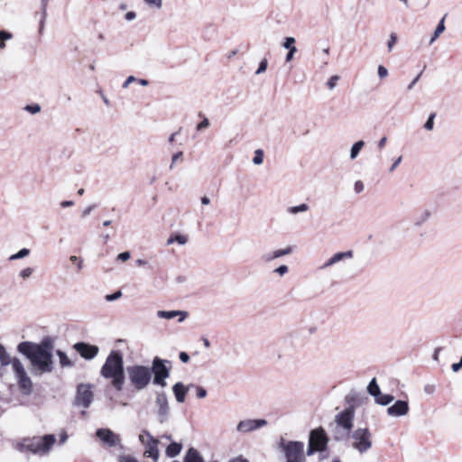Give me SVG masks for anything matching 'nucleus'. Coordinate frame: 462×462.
<instances>
[{"label":"nucleus","instance_id":"f257e3e1","mask_svg":"<svg viewBox=\"0 0 462 462\" xmlns=\"http://www.w3.org/2000/svg\"><path fill=\"white\" fill-rule=\"evenodd\" d=\"M53 349L54 339L50 336L42 337L40 343L23 341L17 346V351L30 361L34 375L53 371Z\"/></svg>","mask_w":462,"mask_h":462},{"label":"nucleus","instance_id":"f03ea898","mask_svg":"<svg viewBox=\"0 0 462 462\" xmlns=\"http://www.w3.org/2000/svg\"><path fill=\"white\" fill-rule=\"evenodd\" d=\"M125 373L123 354L119 350H112L100 369L101 376L110 379L113 388L121 392L125 383Z\"/></svg>","mask_w":462,"mask_h":462},{"label":"nucleus","instance_id":"7ed1b4c3","mask_svg":"<svg viewBox=\"0 0 462 462\" xmlns=\"http://www.w3.org/2000/svg\"><path fill=\"white\" fill-rule=\"evenodd\" d=\"M56 441L54 434L26 438L21 443V450L30 451L39 456H45L50 452Z\"/></svg>","mask_w":462,"mask_h":462},{"label":"nucleus","instance_id":"20e7f679","mask_svg":"<svg viewBox=\"0 0 462 462\" xmlns=\"http://www.w3.org/2000/svg\"><path fill=\"white\" fill-rule=\"evenodd\" d=\"M130 385L136 391H143L152 383L148 365H132L125 368Z\"/></svg>","mask_w":462,"mask_h":462},{"label":"nucleus","instance_id":"39448f33","mask_svg":"<svg viewBox=\"0 0 462 462\" xmlns=\"http://www.w3.org/2000/svg\"><path fill=\"white\" fill-rule=\"evenodd\" d=\"M171 370V362L167 359H162L159 356H154L152 361V365L149 366V371L152 378V384L164 388L167 386L166 380L170 377Z\"/></svg>","mask_w":462,"mask_h":462},{"label":"nucleus","instance_id":"423d86ee","mask_svg":"<svg viewBox=\"0 0 462 462\" xmlns=\"http://www.w3.org/2000/svg\"><path fill=\"white\" fill-rule=\"evenodd\" d=\"M13 371L21 393L26 396L32 394L33 391L32 379L29 377L23 365L17 357L14 358Z\"/></svg>","mask_w":462,"mask_h":462},{"label":"nucleus","instance_id":"0eeeda50","mask_svg":"<svg viewBox=\"0 0 462 462\" xmlns=\"http://www.w3.org/2000/svg\"><path fill=\"white\" fill-rule=\"evenodd\" d=\"M281 447L284 451L286 462H305L304 456V444L301 441H288L284 442L282 439Z\"/></svg>","mask_w":462,"mask_h":462},{"label":"nucleus","instance_id":"6e6552de","mask_svg":"<svg viewBox=\"0 0 462 462\" xmlns=\"http://www.w3.org/2000/svg\"><path fill=\"white\" fill-rule=\"evenodd\" d=\"M93 384L91 383H79L77 385L76 396L73 404L77 407L88 408L94 399L92 391Z\"/></svg>","mask_w":462,"mask_h":462},{"label":"nucleus","instance_id":"1a4fd4ad","mask_svg":"<svg viewBox=\"0 0 462 462\" xmlns=\"http://www.w3.org/2000/svg\"><path fill=\"white\" fill-rule=\"evenodd\" d=\"M353 448L365 453L372 447L371 433L367 428H358L352 433Z\"/></svg>","mask_w":462,"mask_h":462},{"label":"nucleus","instance_id":"9d476101","mask_svg":"<svg viewBox=\"0 0 462 462\" xmlns=\"http://www.w3.org/2000/svg\"><path fill=\"white\" fill-rule=\"evenodd\" d=\"M139 440L145 447L144 456L152 458L153 461H157L160 456L158 449L159 440L146 430L141 432Z\"/></svg>","mask_w":462,"mask_h":462},{"label":"nucleus","instance_id":"9b49d317","mask_svg":"<svg viewBox=\"0 0 462 462\" xmlns=\"http://www.w3.org/2000/svg\"><path fill=\"white\" fill-rule=\"evenodd\" d=\"M155 406L157 408L156 414L158 421L162 424L166 422L170 416V405L165 392H155Z\"/></svg>","mask_w":462,"mask_h":462},{"label":"nucleus","instance_id":"f8f14e48","mask_svg":"<svg viewBox=\"0 0 462 462\" xmlns=\"http://www.w3.org/2000/svg\"><path fill=\"white\" fill-rule=\"evenodd\" d=\"M309 442L319 448V453H323L328 448V437L325 430L319 427L310 432Z\"/></svg>","mask_w":462,"mask_h":462},{"label":"nucleus","instance_id":"ddd939ff","mask_svg":"<svg viewBox=\"0 0 462 462\" xmlns=\"http://www.w3.org/2000/svg\"><path fill=\"white\" fill-rule=\"evenodd\" d=\"M354 416V408L351 406L337 414L335 421L346 431V434H349L353 428Z\"/></svg>","mask_w":462,"mask_h":462},{"label":"nucleus","instance_id":"4468645a","mask_svg":"<svg viewBox=\"0 0 462 462\" xmlns=\"http://www.w3.org/2000/svg\"><path fill=\"white\" fill-rule=\"evenodd\" d=\"M73 348L86 360L94 359L99 352L97 346L86 342H77L74 344Z\"/></svg>","mask_w":462,"mask_h":462},{"label":"nucleus","instance_id":"2eb2a0df","mask_svg":"<svg viewBox=\"0 0 462 462\" xmlns=\"http://www.w3.org/2000/svg\"><path fill=\"white\" fill-rule=\"evenodd\" d=\"M267 423V420L264 419H247L241 420L237 424L236 430L241 433H248L266 426Z\"/></svg>","mask_w":462,"mask_h":462},{"label":"nucleus","instance_id":"dca6fc26","mask_svg":"<svg viewBox=\"0 0 462 462\" xmlns=\"http://www.w3.org/2000/svg\"><path fill=\"white\" fill-rule=\"evenodd\" d=\"M96 436L106 446L116 447L121 441L119 435L109 429L100 428L96 431Z\"/></svg>","mask_w":462,"mask_h":462},{"label":"nucleus","instance_id":"f3484780","mask_svg":"<svg viewBox=\"0 0 462 462\" xmlns=\"http://www.w3.org/2000/svg\"><path fill=\"white\" fill-rule=\"evenodd\" d=\"M410 407L407 401L398 400L387 408V414L391 417H402L409 412Z\"/></svg>","mask_w":462,"mask_h":462},{"label":"nucleus","instance_id":"a211bd4d","mask_svg":"<svg viewBox=\"0 0 462 462\" xmlns=\"http://www.w3.org/2000/svg\"><path fill=\"white\" fill-rule=\"evenodd\" d=\"M190 387H194V384L190 383L186 386L181 382H178L172 386V392L178 402H184L187 392Z\"/></svg>","mask_w":462,"mask_h":462},{"label":"nucleus","instance_id":"6ab92c4d","mask_svg":"<svg viewBox=\"0 0 462 462\" xmlns=\"http://www.w3.org/2000/svg\"><path fill=\"white\" fill-rule=\"evenodd\" d=\"M157 316L160 319H171L179 317V322H182L188 317V312L184 310H159Z\"/></svg>","mask_w":462,"mask_h":462},{"label":"nucleus","instance_id":"aec40b11","mask_svg":"<svg viewBox=\"0 0 462 462\" xmlns=\"http://www.w3.org/2000/svg\"><path fill=\"white\" fill-rule=\"evenodd\" d=\"M353 257V252L351 250L346 252H339L335 254L329 259H328L324 264L320 267V269H326L329 266L336 264L337 263Z\"/></svg>","mask_w":462,"mask_h":462},{"label":"nucleus","instance_id":"412c9836","mask_svg":"<svg viewBox=\"0 0 462 462\" xmlns=\"http://www.w3.org/2000/svg\"><path fill=\"white\" fill-rule=\"evenodd\" d=\"M49 0H41V18L39 22V33L42 34L45 23H46V18H47V7H48Z\"/></svg>","mask_w":462,"mask_h":462},{"label":"nucleus","instance_id":"4be33fe9","mask_svg":"<svg viewBox=\"0 0 462 462\" xmlns=\"http://www.w3.org/2000/svg\"><path fill=\"white\" fill-rule=\"evenodd\" d=\"M181 449L182 444L173 441L167 446L165 454L168 457H175L180 453Z\"/></svg>","mask_w":462,"mask_h":462},{"label":"nucleus","instance_id":"5701e85b","mask_svg":"<svg viewBox=\"0 0 462 462\" xmlns=\"http://www.w3.org/2000/svg\"><path fill=\"white\" fill-rule=\"evenodd\" d=\"M184 462H204V459L197 449L190 448L185 455Z\"/></svg>","mask_w":462,"mask_h":462},{"label":"nucleus","instance_id":"b1692460","mask_svg":"<svg viewBox=\"0 0 462 462\" xmlns=\"http://www.w3.org/2000/svg\"><path fill=\"white\" fill-rule=\"evenodd\" d=\"M56 355L59 357L60 365L62 368L74 366V363L69 358L64 351L58 349L56 351Z\"/></svg>","mask_w":462,"mask_h":462},{"label":"nucleus","instance_id":"393cba45","mask_svg":"<svg viewBox=\"0 0 462 462\" xmlns=\"http://www.w3.org/2000/svg\"><path fill=\"white\" fill-rule=\"evenodd\" d=\"M367 393L374 399L380 395L381 389L377 383L376 378H373L367 385Z\"/></svg>","mask_w":462,"mask_h":462},{"label":"nucleus","instance_id":"a878e982","mask_svg":"<svg viewBox=\"0 0 462 462\" xmlns=\"http://www.w3.org/2000/svg\"><path fill=\"white\" fill-rule=\"evenodd\" d=\"M14 358L6 352L5 347L0 343V364L6 366L10 364L13 365Z\"/></svg>","mask_w":462,"mask_h":462},{"label":"nucleus","instance_id":"bb28decb","mask_svg":"<svg viewBox=\"0 0 462 462\" xmlns=\"http://www.w3.org/2000/svg\"><path fill=\"white\" fill-rule=\"evenodd\" d=\"M365 143L363 140L356 142L350 149V159L355 160L358 156L360 151L365 146Z\"/></svg>","mask_w":462,"mask_h":462},{"label":"nucleus","instance_id":"cd10ccee","mask_svg":"<svg viewBox=\"0 0 462 462\" xmlns=\"http://www.w3.org/2000/svg\"><path fill=\"white\" fill-rule=\"evenodd\" d=\"M394 400V396L392 394H383L382 392L380 395L374 399L376 404L386 406L390 404Z\"/></svg>","mask_w":462,"mask_h":462},{"label":"nucleus","instance_id":"c85d7f7f","mask_svg":"<svg viewBox=\"0 0 462 462\" xmlns=\"http://www.w3.org/2000/svg\"><path fill=\"white\" fill-rule=\"evenodd\" d=\"M431 217V212L429 209L423 210L415 219L414 226H420Z\"/></svg>","mask_w":462,"mask_h":462},{"label":"nucleus","instance_id":"c756f323","mask_svg":"<svg viewBox=\"0 0 462 462\" xmlns=\"http://www.w3.org/2000/svg\"><path fill=\"white\" fill-rule=\"evenodd\" d=\"M178 243L179 245H185L188 242V238L184 235L176 234L174 236H171L167 240V245H171L173 243Z\"/></svg>","mask_w":462,"mask_h":462},{"label":"nucleus","instance_id":"7c9ffc66","mask_svg":"<svg viewBox=\"0 0 462 462\" xmlns=\"http://www.w3.org/2000/svg\"><path fill=\"white\" fill-rule=\"evenodd\" d=\"M309 208H310V207H309V205H308V204H306V203H301V204H300V205H298V206L289 207V208H287V211H288V213H290V214H293V215H295V214H298V213H300V212H306V211H308V210H309Z\"/></svg>","mask_w":462,"mask_h":462},{"label":"nucleus","instance_id":"2f4dec72","mask_svg":"<svg viewBox=\"0 0 462 462\" xmlns=\"http://www.w3.org/2000/svg\"><path fill=\"white\" fill-rule=\"evenodd\" d=\"M31 251L28 248H22L16 254H12L9 257L10 261H14L18 259H23L30 254Z\"/></svg>","mask_w":462,"mask_h":462},{"label":"nucleus","instance_id":"473e14b6","mask_svg":"<svg viewBox=\"0 0 462 462\" xmlns=\"http://www.w3.org/2000/svg\"><path fill=\"white\" fill-rule=\"evenodd\" d=\"M13 35L11 32L2 30L0 31V48L4 49L5 47V41L12 39Z\"/></svg>","mask_w":462,"mask_h":462},{"label":"nucleus","instance_id":"72a5a7b5","mask_svg":"<svg viewBox=\"0 0 462 462\" xmlns=\"http://www.w3.org/2000/svg\"><path fill=\"white\" fill-rule=\"evenodd\" d=\"M292 251H293V247L292 246H287L286 248H283V249L275 250V251H273L274 257L280 258L282 256H284V255L291 254Z\"/></svg>","mask_w":462,"mask_h":462},{"label":"nucleus","instance_id":"f704fd0d","mask_svg":"<svg viewBox=\"0 0 462 462\" xmlns=\"http://www.w3.org/2000/svg\"><path fill=\"white\" fill-rule=\"evenodd\" d=\"M263 162V151L261 149H257L254 152V156L253 158V162L255 165H260Z\"/></svg>","mask_w":462,"mask_h":462},{"label":"nucleus","instance_id":"c9c22d12","mask_svg":"<svg viewBox=\"0 0 462 462\" xmlns=\"http://www.w3.org/2000/svg\"><path fill=\"white\" fill-rule=\"evenodd\" d=\"M435 117H436V113L430 114V116H429V117H428V119L425 122L424 126H423L427 131H432L433 130Z\"/></svg>","mask_w":462,"mask_h":462},{"label":"nucleus","instance_id":"e433bc0d","mask_svg":"<svg viewBox=\"0 0 462 462\" xmlns=\"http://www.w3.org/2000/svg\"><path fill=\"white\" fill-rule=\"evenodd\" d=\"M339 79L340 77L338 75L331 76L327 81V87L328 88V89L333 90L337 87Z\"/></svg>","mask_w":462,"mask_h":462},{"label":"nucleus","instance_id":"4c0bfd02","mask_svg":"<svg viewBox=\"0 0 462 462\" xmlns=\"http://www.w3.org/2000/svg\"><path fill=\"white\" fill-rule=\"evenodd\" d=\"M447 14H445L441 20L439 22L436 29H435V37H439L445 31V18Z\"/></svg>","mask_w":462,"mask_h":462},{"label":"nucleus","instance_id":"58836bf2","mask_svg":"<svg viewBox=\"0 0 462 462\" xmlns=\"http://www.w3.org/2000/svg\"><path fill=\"white\" fill-rule=\"evenodd\" d=\"M267 67H268V60H267V59L264 58L260 61L258 69L255 71V74L260 75V74L265 72L267 69Z\"/></svg>","mask_w":462,"mask_h":462},{"label":"nucleus","instance_id":"ea45409f","mask_svg":"<svg viewBox=\"0 0 462 462\" xmlns=\"http://www.w3.org/2000/svg\"><path fill=\"white\" fill-rule=\"evenodd\" d=\"M295 42L296 40L294 37H286L282 42V47L287 50H290V48H296L294 46Z\"/></svg>","mask_w":462,"mask_h":462},{"label":"nucleus","instance_id":"a19ab883","mask_svg":"<svg viewBox=\"0 0 462 462\" xmlns=\"http://www.w3.org/2000/svg\"><path fill=\"white\" fill-rule=\"evenodd\" d=\"M143 2L150 7L161 9L162 7V0H143Z\"/></svg>","mask_w":462,"mask_h":462},{"label":"nucleus","instance_id":"79ce46f5","mask_svg":"<svg viewBox=\"0 0 462 462\" xmlns=\"http://www.w3.org/2000/svg\"><path fill=\"white\" fill-rule=\"evenodd\" d=\"M121 297H122V291H116L112 294H106L105 296V299L106 301H114V300L120 299Z\"/></svg>","mask_w":462,"mask_h":462},{"label":"nucleus","instance_id":"37998d69","mask_svg":"<svg viewBox=\"0 0 462 462\" xmlns=\"http://www.w3.org/2000/svg\"><path fill=\"white\" fill-rule=\"evenodd\" d=\"M199 116H203V120L198 124L197 125V131H201L204 128H207L209 126V120L204 116L201 113L199 114Z\"/></svg>","mask_w":462,"mask_h":462},{"label":"nucleus","instance_id":"c03bdc74","mask_svg":"<svg viewBox=\"0 0 462 462\" xmlns=\"http://www.w3.org/2000/svg\"><path fill=\"white\" fill-rule=\"evenodd\" d=\"M32 273H33V269L31 268V267H27V268L23 269L20 272L19 276L22 279L25 280V279L29 278L32 275Z\"/></svg>","mask_w":462,"mask_h":462},{"label":"nucleus","instance_id":"a18cd8bd","mask_svg":"<svg viewBox=\"0 0 462 462\" xmlns=\"http://www.w3.org/2000/svg\"><path fill=\"white\" fill-rule=\"evenodd\" d=\"M26 111L30 112L31 114H37L41 111V106L38 104H32V105H27L24 108Z\"/></svg>","mask_w":462,"mask_h":462},{"label":"nucleus","instance_id":"49530a36","mask_svg":"<svg viewBox=\"0 0 462 462\" xmlns=\"http://www.w3.org/2000/svg\"><path fill=\"white\" fill-rule=\"evenodd\" d=\"M396 42H397V35H396V33L392 32L390 34V39L387 42V47H388L389 51H391L393 50V45L396 43Z\"/></svg>","mask_w":462,"mask_h":462},{"label":"nucleus","instance_id":"de8ad7c7","mask_svg":"<svg viewBox=\"0 0 462 462\" xmlns=\"http://www.w3.org/2000/svg\"><path fill=\"white\" fill-rule=\"evenodd\" d=\"M275 273H278L280 276H283L289 272V268L285 264H282L273 271Z\"/></svg>","mask_w":462,"mask_h":462},{"label":"nucleus","instance_id":"09e8293b","mask_svg":"<svg viewBox=\"0 0 462 462\" xmlns=\"http://www.w3.org/2000/svg\"><path fill=\"white\" fill-rule=\"evenodd\" d=\"M365 186L362 180H356L354 184V190L356 194L363 192Z\"/></svg>","mask_w":462,"mask_h":462},{"label":"nucleus","instance_id":"8fccbe9b","mask_svg":"<svg viewBox=\"0 0 462 462\" xmlns=\"http://www.w3.org/2000/svg\"><path fill=\"white\" fill-rule=\"evenodd\" d=\"M316 452H319V448H316L315 446H313V443H310L308 444V448H307V456H312L314 455Z\"/></svg>","mask_w":462,"mask_h":462},{"label":"nucleus","instance_id":"3c124183","mask_svg":"<svg viewBox=\"0 0 462 462\" xmlns=\"http://www.w3.org/2000/svg\"><path fill=\"white\" fill-rule=\"evenodd\" d=\"M197 397L199 399L205 398L207 396V390L202 386L196 387Z\"/></svg>","mask_w":462,"mask_h":462},{"label":"nucleus","instance_id":"603ef678","mask_svg":"<svg viewBox=\"0 0 462 462\" xmlns=\"http://www.w3.org/2000/svg\"><path fill=\"white\" fill-rule=\"evenodd\" d=\"M378 76L381 79L386 78L388 76V70L384 66H383V65L378 66Z\"/></svg>","mask_w":462,"mask_h":462},{"label":"nucleus","instance_id":"864d4df0","mask_svg":"<svg viewBox=\"0 0 462 462\" xmlns=\"http://www.w3.org/2000/svg\"><path fill=\"white\" fill-rule=\"evenodd\" d=\"M276 259V257H274V253L272 252V253H267V254H264L262 255V260L265 263H269V262H272L273 260Z\"/></svg>","mask_w":462,"mask_h":462},{"label":"nucleus","instance_id":"5fc2aeb1","mask_svg":"<svg viewBox=\"0 0 462 462\" xmlns=\"http://www.w3.org/2000/svg\"><path fill=\"white\" fill-rule=\"evenodd\" d=\"M296 52H297V48H290V50H288V52L286 54L285 60L287 62L291 61L293 59V56Z\"/></svg>","mask_w":462,"mask_h":462},{"label":"nucleus","instance_id":"6e6d98bb","mask_svg":"<svg viewBox=\"0 0 462 462\" xmlns=\"http://www.w3.org/2000/svg\"><path fill=\"white\" fill-rule=\"evenodd\" d=\"M95 208H96V205H94V204H93V205H89V206H88V207H87V208L82 211V215H81V217H88V216L92 212V210H94V209H95Z\"/></svg>","mask_w":462,"mask_h":462},{"label":"nucleus","instance_id":"4d7b16f0","mask_svg":"<svg viewBox=\"0 0 462 462\" xmlns=\"http://www.w3.org/2000/svg\"><path fill=\"white\" fill-rule=\"evenodd\" d=\"M119 462H138V460L131 456H121L119 457Z\"/></svg>","mask_w":462,"mask_h":462},{"label":"nucleus","instance_id":"13d9d810","mask_svg":"<svg viewBox=\"0 0 462 462\" xmlns=\"http://www.w3.org/2000/svg\"><path fill=\"white\" fill-rule=\"evenodd\" d=\"M130 256L131 255H130L129 252H123V253H120L117 255V260L122 261V262H125V261H127L130 258Z\"/></svg>","mask_w":462,"mask_h":462},{"label":"nucleus","instance_id":"bf43d9fd","mask_svg":"<svg viewBox=\"0 0 462 462\" xmlns=\"http://www.w3.org/2000/svg\"><path fill=\"white\" fill-rule=\"evenodd\" d=\"M402 157L399 156L392 164V166L389 169L390 172H393L395 169L399 166V164L402 162Z\"/></svg>","mask_w":462,"mask_h":462},{"label":"nucleus","instance_id":"052dcab7","mask_svg":"<svg viewBox=\"0 0 462 462\" xmlns=\"http://www.w3.org/2000/svg\"><path fill=\"white\" fill-rule=\"evenodd\" d=\"M435 390H436V386H435L434 384H430V383H429V384H426V385L424 386V392H425V393H427V394H432V393H434Z\"/></svg>","mask_w":462,"mask_h":462},{"label":"nucleus","instance_id":"680f3d73","mask_svg":"<svg viewBox=\"0 0 462 462\" xmlns=\"http://www.w3.org/2000/svg\"><path fill=\"white\" fill-rule=\"evenodd\" d=\"M462 368V356L460 357V360L458 363H454L451 365V369L454 373L458 372Z\"/></svg>","mask_w":462,"mask_h":462},{"label":"nucleus","instance_id":"e2e57ef3","mask_svg":"<svg viewBox=\"0 0 462 462\" xmlns=\"http://www.w3.org/2000/svg\"><path fill=\"white\" fill-rule=\"evenodd\" d=\"M422 75V71L420 72L415 78L409 84L408 86V90H411L413 88V87L415 86V84L419 81L420 78L421 77Z\"/></svg>","mask_w":462,"mask_h":462},{"label":"nucleus","instance_id":"0e129e2a","mask_svg":"<svg viewBox=\"0 0 462 462\" xmlns=\"http://www.w3.org/2000/svg\"><path fill=\"white\" fill-rule=\"evenodd\" d=\"M179 357L182 363H188L189 361V356L186 352H180Z\"/></svg>","mask_w":462,"mask_h":462},{"label":"nucleus","instance_id":"69168bd1","mask_svg":"<svg viewBox=\"0 0 462 462\" xmlns=\"http://www.w3.org/2000/svg\"><path fill=\"white\" fill-rule=\"evenodd\" d=\"M136 81V78L134 76H129L126 80L123 83V88H128L129 84Z\"/></svg>","mask_w":462,"mask_h":462},{"label":"nucleus","instance_id":"338daca9","mask_svg":"<svg viewBox=\"0 0 462 462\" xmlns=\"http://www.w3.org/2000/svg\"><path fill=\"white\" fill-rule=\"evenodd\" d=\"M125 20L133 21L136 18V14L134 11L127 12L125 15Z\"/></svg>","mask_w":462,"mask_h":462},{"label":"nucleus","instance_id":"774afa93","mask_svg":"<svg viewBox=\"0 0 462 462\" xmlns=\"http://www.w3.org/2000/svg\"><path fill=\"white\" fill-rule=\"evenodd\" d=\"M227 462H249L248 459L245 458L243 456L236 457L232 459H230Z\"/></svg>","mask_w":462,"mask_h":462}]
</instances>
